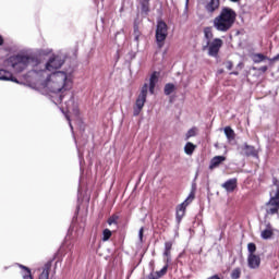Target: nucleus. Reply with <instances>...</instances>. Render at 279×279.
<instances>
[{
  "instance_id": "8",
  "label": "nucleus",
  "mask_w": 279,
  "mask_h": 279,
  "mask_svg": "<svg viewBox=\"0 0 279 279\" xmlns=\"http://www.w3.org/2000/svg\"><path fill=\"white\" fill-rule=\"evenodd\" d=\"M207 46L208 56H211V58H217L221 47H223V40H221V38H215L213 41H207Z\"/></svg>"
},
{
  "instance_id": "28",
  "label": "nucleus",
  "mask_w": 279,
  "mask_h": 279,
  "mask_svg": "<svg viewBox=\"0 0 279 279\" xmlns=\"http://www.w3.org/2000/svg\"><path fill=\"white\" fill-rule=\"evenodd\" d=\"M112 236V231H110V229H105L102 231V241H110V238Z\"/></svg>"
},
{
  "instance_id": "26",
  "label": "nucleus",
  "mask_w": 279,
  "mask_h": 279,
  "mask_svg": "<svg viewBox=\"0 0 279 279\" xmlns=\"http://www.w3.org/2000/svg\"><path fill=\"white\" fill-rule=\"evenodd\" d=\"M175 92V85L172 84V83H167L163 87V93L165 95L169 96L171 95L172 93Z\"/></svg>"
},
{
  "instance_id": "33",
  "label": "nucleus",
  "mask_w": 279,
  "mask_h": 279,
  "mask_svg": "<svg viewBox=\"0 0 279 279\" xmlns=\"http://www.w3.org/2000/svg\"><path fill=\"white\" fill-rule=\"evenodd\" d=\"M144 234H145V228L142 227V228L140 229V231H138V236H140L141 243H143V236H144Z\"/></svg>"
},
{
  "instance_id": "13",
  "label": "nucleus",
  "mask_w": 279,
  "mask_h": 279,
  "mask_svg": "<svg viewBox=\"0 0 279 279\" xmlns=\"http://www.w3.org/2000/svg\"><path fill=\"white\" fill-rule=\"evenodd\" d=\"M0 80L3 82H14L15 84H19V80L12 75V72L3 69H0Z\"/></svg>"
},
{
  "instance_id": "4",
  "label": "nucleus",
  "mask_w": 279,
  "mask_h": 279,
  "mask_svg": "<svg viewBox=\"0 0 279 279\" xmlns=\"http://www.w3.org/2000/svg\"><path fill=\"white\" fill-rule=\"evenodd\" d=\"M277 215L279 217V181L274 179V184L270 190V199L266 204V217Z\"/></svg>"
},
{
  "instance_id": "7",
  "label": "nucleus",
  "mask_w": 279,
  "mask_h": 279,
  "mask_svg": "<svg viewBox=\"0 0 279 279\" xmlns=\"http://www.w3.org/2000/svg\"><path fill=\"white\" fill-rule=\"evenodd\" d=\"M194 199H195V190H192L189 196L186 197V199L177 206L175 219L178 223H180L182 219H184V215H186V208L189 207L190 204H193Z\"/></svg>"
},
{
  "instance_id": "17",
  "label": "nucleus",
  "mask_w": 279,
  "mask_h": 279,
  "mask_svg": "<svg viewBox=\"0 0 279 279\" xmlns=\"http://www.w3.org/2000/svg\"><path fill=\"white\" fill-rule=\"evenodd\" d=\"M51 260L47 262L41 268L39 279H49V272L51 271Z\"/></svg>"
},
{
  "instance_id": "25",
  "label": "nucleus",
  "mask_w": 279,
  "mask_h": 279,
  "mask_svg": "<svg viewBox=\"0 0 279 279\" xmlns=\"http://www.w3.org/2000/svg\"><path fill=\"white\" fill-rule=\"evenodd\" d=\"M204 36H205L207 43H210V40H213V37L215 36L213 34V27H210V26L205 27L204 28Z\"/></svg>"
},
{
  "instance_id": "11",
  "label": "nucleus",
  "mask_w": 279,
  "mask_h": 279,
  "mask_svg": "<svg viewBox=\"0 0 279 279\" xmlns=\"http://www.w3.org/2000/svg\"><path fill=\"white\" fill-rule=\"evenodd\" d=\"M247 266L250 269H258V267H260V256L256 254H248Z\"/></svg>"
},
{
  "instance_id": "15",
  "label": "nucleus",
  "mask_w": 279,
  "mask_h": 279,
  "mask_svg": "<svg viewBox=\"0 0 279 279\" xmlns=\"http://www.w3.org/2000/svg\"><path fill=\"white\" fill-rule=\"evenodd\" d=\"M262 239L267 241L268 239H271L274 236V227H271L270 222L266 223V229H264L260 233Z\"/></svg>"
},
{
  "instance_id": "10",
  "label": "nucleus",
  "mask_w": 279,
  "mask_h": 279,
  "mask_svg": "<svg viewBox=\"0 0 279 279\" xmlns=\"http://www.w3.org/2000/svg\"><path fill=\"white\" fill-rule=\"evenodd\" d=\"M236 186H239V181L236 178L229 179L221 185V187L225 189L227 193H234V191H236Z\"/></svg>"
},
{
  "instance_id": "38",
  "label": "nucleus",
  "mask_w": 279,
  "mask_h": 279,
  "mask_svg": "<svg viewBox=\"0 0 279 279\" xmlns=\"http://www.w3.org/2000/svg\"><path fill=\"white\" fill-rule=\"evenodd\" d=\"M275 62L279 60V53L272 59Z\"/></svg>"
},
{
  "instance_id": "43",
  "label": "nucleus",
  "mask_w": 279,
  "mask_h": 279,
  "mask_svg": "<svg viewBox=\"0 0 279 279\" xmlns=\"http://www.w3.org/2000/svg\"><path fill=\"white\" fill-rule=\"evenodd\" d=\"M66 119H68V121H70V122H71V119L69 118V116H66Z\"/></svg>"
},
{
  "instance_id": "22",
  "label": "nucleus",
  "mask_w": 279,
  "mask_h": 279,
  "mask_svg": "<svg viewBox=\"0 0 279 279\" xmlns=\"http://www.w3.org/2000/svg\"><path fill=\"white\" fill-rule=\"evenodd\" d=\"M167 271H169V263H167L160 270L155 271L154 274L157 279H160L163 276H167Z\"/></svg>"
},
{
  "instance_id": "1",
  "label": "nucleus",
  "mask_w": 279,
  "mask_h": 279,
  "mask_svg": "<svg viewBox=\"0 0 279 279\" xmlns=\"http://www.w3.org/2000/svg\"><path fill=\"white\" fill-rule=\"evenodd\" d=\"M44 86H46L50 93H66V90L73 88V81L69 78L66 72L57 71L46 78Z\"/></svg>"
},
{
  "instance_id": "39",
  "label": "nucleus",
  "mask_w": 279,
  "mask_h": 279,
  "mask_svg": "<svg viewBox=\"0 0 279 279\" xmlns=\"http://www.w3.org/2000/svg\"><path fill=\"white\" fill-rule=\"evenodd\" d=\"M3 45V37L0 35V46Z\"/></svg>"
},
{
  "instance_id": "6",
  "label": "nucleus",
  "mask_w": 279,
  "mask_h": 279,
  "mask_svg": "<svg viewBox=\"0 0 279 279\" xmlns=\"http://www.w3.org/2000/svg\"><path fill=\"white\" fill-rule=\"evenodd\" d=\"M167 36H169V26H167V23L165 21H159L157 23V28L155 33L158 49H162L165 47V40H167Z\"/></svg>"
},
{
  "instance_id": "37",
  "label": "nucleus",
  "mask_w": 279,
  "mask_h": 279,
  "mask_svg": "<svg viewBox=\"0 0 279 279\" xmlns=\"http://www.w3.org/2000/svg\"><path fill=\"white\" fill-rule=\"evenodd\" d=\"M208 279H221V278H219V275H214V276L209 277Z\"/></svg>"
},
{
  "instance_id": "16",
  "label": "nucleus",
  "mask_w": 279,
  "mask_h": 279,
  "mask_svg": "<svg viewBox=\"0 0 279 279\" xmlns=\"http://www.w3.org/2000/svg\"><path fill=\"white\" fill-rule=\"evenodd\" d=\"M171 250H173V242L167 241L165 242V251L163 256H166V263H171Z\"/></svg>"
},
{
  "instance_id": "23",
  "label": "nucleus",
  "mask_w": 279,
  "mask_h": 279,
  "mask_svg": "<svg viewBox=\"0 0 279 279\" xmlns=\"http://www.w3.org/2000/svg\"><path fill=\"white\" fill-rule=\"evenodd\" d=\"M142 14H149V0H140Z\"/></svg>"
},
{
  "instance_id": "27",
  "label": "nucleus",
  "mask_w": 279,
  "mask_h": 279,
  "mask_svg": "<svg viewBox=\"0 0 279 279\" xmlns=\"http://www.w3.org/2000/svg\"><path fill=\"white\" fill-rule=\"evenodd\" d=\"M107 223L108 226H117L119 223V215L113 214L111 217L108 218Z\"/></svg>"
},
{
  "instance_id": "18",
  "label": "nucleus",
  "mask_w": 279,
  "mask_h": 279,
  "mask_svg": "<svg viewBox=\"0 0 279 279\" xmlns=\"http://www.w3.org/2000/svg\"><path fill=\"white\" fill-rule=\"evenodd\" d=\"M242 150L244 151V156H256V147L245 143L242 147Z\"/></svg>"
},
{
  "instance_id": "35",
  "label": "nucleus",
  "mask_w": 279,
  "mask_h": 279,
  "mask_svg": "<svg viewBox=\"0 0 279 279\" xmlns=\"http://www.w3.org/2000/svg\"><path fill=\"white\" fill-rule=\"evenodd\" d=\"M267 65H264V66H260L259 69H258V71H260L262 73H267Z\"/></svg>"
},
{
  "instance_id": "24",
  "label": "nucleus",
  "mask_w": 279,
  "mask_h": 279,
  "mask_svg": "<svg viewBox=\"0 0 279 279\" xmlns=\"http://www.w3.org/2000/svg\"><path fill=\"white\" fill-rule=\"evenodd\" d=\"M252 60L255 64H260V62H264V60H267V56L263 53H255L253 54Z\"/></svg>"
},
{
  "instance_id": "12",
  "label": "nucleus",
  "mask_w": 279,
  "mask_h": 279,
  "mask_svg": "<svg viewBox=\"0 0 279 279\" xmlns=\"http://www.w3.org/2000/svg\"><path fill=\"white\" fill-rule=\"evenodd\" d=\"M220 5H221V0H209L205 4V10L206 12H208V14H215V12H217Z\"/></svg>"
},
{
  "instance_id": "42",
  "label": "nucleus",
  "mask_w": 279,
  "mask_h": 279,
  "mask_svg": "<svg viewBox=\"0 0 279 279\" xmlns=\"http://www.w3.org/2000/svg\"><path fill=\"white\" fill-rule=\"evenodd\" d=\"M62 99H63V96L61 95V96H60V101H62Z\"/></svg>"
},
{
  "instance_id": "36",
  "label": "nucleus",
  "mask_w": 279,
  "mask_h": 279,
  "mask_svg": "<svg viewBox=\"0 0 279 279\" xmlns=\"http://www.w3.org/2000/svg\"><path fill=\"white\" fill-rule=\"evenodd\" d=\"M146 279H158V278L156 277L155 272H151V274H149V275L147 276Z\"/></svg>"
},
{
  "instance_id": "34",
  "label": "nucleus",
  "mask_w": 279,
  "mask_h": 279,
  "mask_svg": "<svg viewBox=\"0 0 279 279\" xmlns=\"http://www.w3.org/2000/svg\"><path fill=\"white\" fill-rule=\"evenodd\" d=\"M234 66V64L232 63V61H228L227 62V69L228 71H232V68Z\"/></svg>"
},
{
  "instance_id": "19",
  "label": "nucleus",
  "mask_w": 279,
  "mask_h": 279,
  "mask_svg": "<svg viewBox=\"0 0 279 279\" xmlns=\"http://www.w3.org/2000/svg\"><path fill=\"white\" fill-rule=\"evenodd\" d=\"M225 135L227 136L229 143H232V141L236 138V133H234V130H232L230 126L225 128Z\"/></svg>"
},
{
  "instance_id": "31",
  "label": "nucleus",
  "mask_w": 279,
  "mask_h": 279,
  "mask_svg": "<svg viewBox=\"0 0 279 279\" xmlns=\"http://www.w3.org/2000/svg\"><path fill=\"white\" fill-rule=\"evenodd\" d=\"M247 251H248V254H255L256 253V244L255 243H248L247 244Z\"/></svg>"
},
{
  "instance_id": "14",
  "label": "nucleus",
  "mask_w": 279,
  "mask_h": 279,
  "mask_svg": "<svg viewBox=\"0 0 279 279\" xmlns=\"http://www.w3.org/2000/svg\"><path fill=\"white\" fill-rule=\"evenodd\" d=\"M223 162H226V156H215L209 162V171L219 168Z\"/></svg>"
},
{
  "instance_id": "9",
  "label": "nucleus",
  "mask_w": 279,
  "mask_h": 279,
  "mask_svg": "<svg viewBox=\"0 0 279 279\" xmlns=\"http://www.w3.org/2000/svg\"><path fill=\"white\" fill-rule=\"evenodd\" d=\"M62 64H64V59H62L60 56H53L46 63V69L47 71H56L61 69Z\"/></svg>"
},
{
  "instance_id": "21",
  "label": "nucleus",
  "mask_w": 279,
  "mask_h": 279,
  "mask_svg": "<svg viewBox=\"0 0 279 279\" xmlns=\"http://www.w3.org/2000/svg\"><path fill=\"white\" fill-rule=\"evenodd\" d=\"M197 148V146L191 142H187L184 146V151L187 156H193V151H195V149Z\"/></svg>"
},
{
  "instance_id": "41",
  "label": "nucleus",
  "mask_w": 279,
  "mask_h": 279,
  "mask_svg": "<svg viewBox=\"0 0 279 279\" xmlns=\"http://www.w3.org/2000/svg\"><path fill=\"white\" fill-rule=\"evenodd\" d=\"M230 75H239V72H231Z\"/></svg>"
},
{
  "instance_id": "29",
  "label": "nucleus",
  "mask_w": 279,
  "mask_h": 279,
  "mask_svg": "<svg viewBox=\"0 0 279 279\" xmlns=\"http://www.w3.org/2000/svg\"><path fill=\"white\" fill-rule=\"evenodd\" d=\"M232 279H239L241 278V268H234L231 272Z\"/></svg>"
},
{
  "instance_id": "2",
  "label": "nucleus",
  "mask_w": 279,
  "mask_h": 279,
  "mask_svg": "<svg viewBox=\"0 0 279 279\" xmlns=\"http://www.w3.org/2000/svg\"><path fill=\"white\" fill-rule=\"evenodd\" d=\"M236 23V11L230 7H222L220 13L214 19L213 25L217 32L226 34Z\"/></svg>"
},
{
  "instance_id": "32",
  "label": "nucleus",
  "mask_w": 279,
  "mask_h": 279,
  "mask_svg": "<svg viewBox=\"0 0 279 279\" xmlns=\"http://www.w3.org/2000/svg\"><path fill=\"white\" fill-rule=\"evenodd\" d=\"M195 134H196L195 129H190L186 133V138H191L195 136Z\"/></svg>"
},
{
  "instance_id": "3",
  "label": "nucleus",
  "mask_w": 279,
  "mask_h": 279,
  "mask_svg": "<svg viewBox=\"0 0 279 279\" xmlns=\"http://www.w3.org/2000/svg\"><path fill=\"white\" fill-rule=\"evenodd\" d=\"M156 84H158V72H153L149 78V84L145 83L141 92L135 100V105L133 106V117H138L141 112H143V108H145V104H147V93L154 95V90H156Z\"/></svg>"
},
{
  "instance_id": "44",
  "label": "nucleus",
  "mask_w": 279,
  "mask_h": 279,
  "mask_svg": "<svg viewBox=\"0 0 279 279\" xmlns=\"http://www.w3.org/2000/svg\"><path fill=\"white\" fill-rule=\"evenodd\" d=\"M70 126L73 128V125L70 123Z\"/></svg>"
},
{
  "instance_id": "30",
  "label": "nucleus",
  "mask_w": 279,
  "mask_h": 279,
  "mask_svg": "<svg viewBox=\"0 0 279 279\" xmlns=\"http://www.w3.org/2000/svg\"><path fill=\"white\" fill-rule=\"evenodd\" d=\"M134 40L135 43H138L140 38H141V31L138 29V26H134Z\"/></svg>"
},
{
  "instance_id": "40",
  "label": "nucleus",
  "mask_w": 279,
  "mask_h": 279,
  "mask_svg": "<svg viewBox=\"0 0 279 279\" xmlns=\"http://www.w3.org/2000/svg\"><path fill=\"white\" fill-rule=\"evenodd\" d=\"M232 3H239L241 0H230Z\"/></svg>"
},
{
  "instance_id": "20",
  "label": "nucleus",
  "mask_w": 279,
  "mask_h": 279,
  "mask_svg": "<svg viewBox=\"0 0 279 279\" xmlns=\"http://www.w3.org/2000/svg\"><path fill=\"white\" fill-rule=\"evenodd\" d=\"M17 267L24 271L23 279H34V276H32V269H29V267L22 264H17Z\"/></svg>"
},
{
  "instance_id": "5",
  "label": "nucleus",
  "mask_w": 279,
  "mask_h": 279,
  "mask_svg": "<svg viewBox=\"0 0 279 279\" xmlns=\"http://www.w3.org/2000/svg\"><path fill=\"white\" fill-rule=\"evenodd\" d=\"M8 62L10 66H12L13 71H15V73H23V71H25V69H27L32 62H34V58L17 54L10 57Z\"/></svg>"
}]
</instances>
